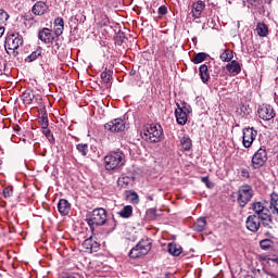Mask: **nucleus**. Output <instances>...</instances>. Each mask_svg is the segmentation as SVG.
Wrapping results in <instances>:
<instances>
[{
  "instance_id": "52",
  "label": "nucleus",
  "mask_w": 278,
  "mask_h": 278,
  "mask_svg": "<svg viewBox=\"0 0 278 278\" xmlns=\"http://www.w3.org/2000/svg\"><path fill=\"white\" fill-rule=\"evenodd\" d=\"M140 278H151V275L143 271Z\"/></svg>"
},
{
  "instance_id": "13",
  "label": "nucleus",
  "mask_w": 278,
  "mask_h": 278,
  "mask_svg": "<svg viewBox=\"0 0 278 278\" xmlns=\"http://www.w3.org/2000/svg\"><path fill=\"white\" fill-rule=\"evenodd\" d=\"M205 10V2L198 0L197 2L192 3L191 14L193 18H201V14Z\"/></svg>"
},
{
  "instance_id": "58",
  "label": "nucleus",
  "mask_w": 278,
  "mask_h": 278,
  "mask_svg": "<svg viewBox=\"0 0 278 278\" xmlns=\"http://www.w3.org/2000/svg\"><path fill=\"white\" fill-rule=\"evenodd\" d=\"M130 75H136V72L131 71V72H130Z\"/></svg>"
},
{
  "instance_id": "26",
  "label": "nucleus",
  "mask_w": 278,
  "mask_h": 278,
  "mask_svg": "<svg viewBox=\"0 0 278 278\" xmlns=\"http://www.w3.org/2000/svg\"><path fill=\"white\" fill-rule=\"evenodd\" d=\"M36 98V96L34 94V91L31 90H26L23 94H22V100L24 101V103L26 105H31V103H34V99Z\"/></svg>"
},
{
  "instance_id": "28",
  "label": "nucleus",
  "mask_w": 278,
  "mask_h": 278,
  "mask_svg": "<svg viewBox=\"0 0 278 278\" xmlns=\"http://www.w3.org/2000/svg\"><path fill=\"white\" fill-rule=\"evenodd\" d=\"M206 225H207V220H205V217H200L194 223L193 229L194 231L201 232V231H204Z\"/></svg>"
},
{
  "instance_id": "15",
  "label": "nucleus",
  "mask_w": 278,
  "mask_h": 278,
  "mask_svg": "<svg viewBox=\"0 0 278 278\" xmlns=\"http://www.w3.org/2000/svg\"><path fill=\"white\" fill-rule=\"evenodd\" d=\"M48 10L49 5L42 1H38L33 5L31 12L35 16H42L43 14H47Z\"/></svg>"
},
{
  "instance_id": "36",
  "label": "nucleus",
  "mask_w": 278,
  "mask_h": 278,
  "mask_svg": "<svg viewBox=\"0 0 278 278\" xmlns=\"http://www.w3.org/2000/svg\"><path fill=\"white\" fill-rule=\"evenodd\" d=\"M76 149H77L78 153H80V155H83L84 157H86V155H88V143H78L76 146Z\"/></svg>"
},
{
  "instance_id": "32",
  "label": "nucleus",
  "mask_w": 278,
  "mask_h": 278,
  "mask_svg": "<svg viewBox=\"0 0 278 278\" xmlns=\"http://www.w3.org/2000/svg\"><path fill=\"white\" fill-rule=\"evenodd\" d=\"M112 75H114V72L111 70H108V67L101 73L100 77L104 84H110L112 81Z\"/></svg>"
},
{
  "instance_id": "44",
  "label": "nucleus",
  "mask_w": 278,
  "mask_h": 278,
  "mask_svg": "<svg viewBox=\"0 0 278 278\" xmlns=\"http://www.w3.org/2000/svg\"><path fill=\"white\" fill-rule=\"evenodd\" d=\"M147 214H148V216H150L151 218H156V217H157V210H155V208H149V210L147 211Z\"/></svg>"
},
{
  "instance_id": "50",
  "label": "nucleus",
  "mask_w": 278,
  "mask_h": 278,
  "mask_svg": "<svg viewBox=\"0 0 278 278\" xmlns=\"http://www.w3.org/2000/svg\"><path fill=\"white\" fill-rule=\"evenodd\" d=\"M207 25H208V27H211L212 29H214V26H215V24H214V18L208 20V21H207Z\"/></svg>"
},
{
  "instance_id": "57",
  "label": "nucleus",
  "mask_w": 278,
  "mask_h": 278,
  "mask_svg": "<svg viewBox=\"0 0 278 278\" xmlns=\"http://www.w3.org/2000/svg\"><path fill=\"white\" fill-rule=\"evenodd\" d=\"M0 12H1L2 14H4L5 16H8V13H5L3 10H0Z\"/></svg>"
},
{
  "instance_id": "42",
  "label": "nucleus",
  "mask_w": 278,
  "mask_h": 278,
  "mask_svg": "<svg viewBox=\"0 0 278 278\" xmlns=\"http://www.w3.org/2000/svg\"><path fill=\"white\" fill-rule=\"evenodd\" d=\"M202 184H205L206 188H214V185L210 181V177H201Z\"/></svg>"
},
{
  "instance_id": "2",
  "label": "nucleus",
  "mask_w": 278,
  "mask_h": 278,
  "mask_svg": "<svg viewBox=\"0 0 278 278\" xmlns=\"http://www.w3.org/2000/svg\"><path fill=\"white\" fill-rule=\"evenodd\" d=\"M86 223L91 231H94V227H102V225L108 223V211L103 207L93 208L86 218Z\"/></svg>"
},
{
  "instance_id": "17",
  "label": "nucleus",
  "mask_w": 278,
  "mask_h": 278,
  "mask_svg": "<svg viewBox=\"0 0 278 278\" xmlns=\"http://www.w3.org/2000/svg\"><path fill=\"white\" fill-rule=\"evenodd\" d=\"M175 116H176V121L178 125H186V123H188V114H186V110L181 109V106H179L176 109L175 111Z\"/></svg>"
},
{
  "instance_id": "9",
  "label": "nucleus",
  "mask_w": 278,
  "mask_h": 278,
  "mask_svg": "<svg viewBox=\"0 0 278 278\" xmlns=\"http://www.w3.org/2000/svg\"><path fill=\"white\" fill-rule=\"evenodd\" d=\"M104 129L106 131H110L111 134H118L121 131H125V121L123 118H115L113 121H110L104 125Z\"/></svg>"
},
{
  "instance_id": "51",
  "label": "nucleus",
  "mask_w": 278,
  "mask_h": 278,
  "mask_svg": "<svg viewBox=\"0 0 278 278\" xmlns=\"http://www.w3.org/2000/svg\"><path fill=\"white\" fill-rule=\"evenodd\" d=\"M181 110H185L186 114H190L192 112V109L188 106H180Z\"/></svg>"
},
{
  "instance_id": "40",
  "label": "nucleus",
  "mask_w": 278,
  "mask_h": 278,
  "mask_svg": "<svg viewBox=\"0 0 278 278\" xmlns=\"http://www.w3.org/2000/svg\"><path fill=\"white\" fill-rule=\"evenodd\" d=\"M12 194H14V188L5 187L3 189V197H4V199H10V197H12Z\"/></svg>"
},
{
  "instance_id": "55",
  "label": "nucleus",
  "mask_w": 278,
  "mask_h": 278,
  "mask_svg": "<svg viewBox=\"0 0 278 278\" xmlns=\"http://www.w3.org/2000/svg\"><path fill=\"white\" fill-rule=\"evenodd\" d=\"M96 250H92V252H97V249H99V243L93 244Z\"/></svg>"
},
{
  "instance_id": "37",
  "label": "nucleus",
  "mask_w": 278,
  "mask_h": 278,
  "mask_svg": "<svg viewBox=\"0 0 278 278\" xmlns=\"http://www.w3.org/2000/svg\"><path fill=\"white\" fill-rule=\"evenodd\" d=\"M42 134L43 136H46V138H48L49 142H51V144H53V142H55V138L53 137V134H51V130L49 129V127L42 128Z\"/></svg>"
},
{
  "instance_id": "3",
  "label": "nucleus",
  "mask_w": 278,
  "mask_h": 278,
  "mask_svg": "<svg viewBox=\"0 0 278 278\" xmlns=\"http://www.w3.org/2000/svg\"><path fill=\"white\" fill-rule=\"evenodd\" d=\"M105 170H118L122 166H125V153L123 151H115L104 156Z\"/></svg>"
},
{
  "instance_id": "38",
  "label": "nucleus",
  "mask_w": 278,
  "mask_h": 278,
  "mask_svg": "<svg viewBox=\"0 0 278 278\" xmlns=\"http://www.w3.org/2000/svg\"><path fill=\"white\" fill-rule=\"evenodd\" d=\"M101 21H99L100 27H108L110 25V17L105 13H101L100 15Z\"/></svg>"
},
{
  "instance_id": "43",
  "label": "nucleus",
  "mask_w": 278,
  "mask_h": 278,
  "mask_svg": "<svg viewBox=\"0 0 278 278\" xmlns=\"http://www.w3.org/2000/svg\"><path fill=\"white\" fill-rule=\"evenodd\" d=\"M132 203H140V198L136 191H129Z\"/></svg>"
},
{
  "instance_id": "5",
  "label": "nucleus",
  "mask_w": 278,
  "mask_h": 278,
  "mask_svg": "<svg viewBox=\"0 0 278 278\" xmlns=\"http://www.w3.org/2000/svg\"><path fill=\"white\" fill-rule=\"evenodd\" d=\"M151 239H141L128 253L131 260H138L139 257H144L151 251Z\"/></svg>"
},
{
  "instance_id": "10",
  "label": "nucleus",
  "mask_w": 278,
  "mask_h": 278,
  "mask_svg": "<svg viewBox=\"0 0 278 278\" xmlns=\"http://www.w3.org/2000/svg\"><path fill=\"white\" fill-rule=\"evenodd\" d=\"M245 227L252 233H257L260 231V227H262L261 218L257 215H250L247 217Z\"/></svg>"
},
{
  "instance_id": "49",
  "label": "nucleus",
  "mask_w": 278,
  "mask_h": 278,
  "mask_svg": "<svg viewBox=\"0 0 278 278\" xmlns=\"http://www.w3.org/2000/svg\"><path fill=\"white\" fill-rule=\"evenodd\" d=\"M116 225H117L116 218L113 217V226H112L111 229L108 231V233H112V231H114V229H116Z\"/></svg>"
},
{
  "instance_id": "27",
  "label": "nucleus",
  "mask_w": 278,
  "mask_h": 278,
  "mask_svg": "<svg viewBox=\"0 0 278 278\" xmlns=\"http://www.w3.org/2000/svg\"><path fill=\"white\" fill-rule=\"evenodd\" d=\"M117 214L121 216V218H131V215L134 214V207L131 205H126Z\"/></svg>"
},
{
  "instance_id": "34",
  "label": "nucleus",
  "mask_w": 278,
  "mask_h": 278,
  "mask_svg": "<svg viewBox=\"0 0 278 278\" xmlns=\"http://www.w3.org/2000/svg\"><path fill=\"white\" fill-rule=\"evenodd\" d=\"M94 244L97 245V241L92 240V237H90L84 241L83 247L86 251H90V253H92V251H96Z\"/></svg>"
},
{
  "instance_id": "53",
  "label": "nucleus",
  "mask_w": 278,
  "mask_h": 278,
  "mask_svg": "<svg viewBox=\"0 0 278 278\" xmlns=\"http://www.w3.org/2000/svg\"><path fill=\"white\" fill-rule=\"evenodd\" d=\"M5 34V28L0 26V38Z\"/></svg>"
},
{
  "instance_id": "45",
  "label": "nucleus",
  "mask_w": 278,
  "mask_h": 278,
  "mask_svg": "<svg viewBox=\"0 0 278 278\" xmlns=\"http://www.w3.org/2000/svg\"><path fill=\"white\" fill-rule=\"evenodd\" d=\"M157 12L161 16H164L168 13V8H166V5H161Z\"/></svg>"
},
{
  "instance_id": "46",
  "label": "nucleus",
  "mask_w": 278,
  "mask_h": 278,
  "mask_svg": "<svg viewBox=\"0 0 278 278\" xmlns=\"http://www.w3.org/2000/svg\"><path fill=\"white\" fill-rule=\"evenodd\" d=\"M241 177H243L244 179H249L251 177V173H249V169L241 168Z\"/></svg>"
},
{
  "instance_id": "19",
  "label": "nucleus",
  "mask_w": 278,
  "mask_h": 278,
  "mask_svg": "<svg viewBox=\"0 0 278 278\" xmlns=\"http://www.w3.org/2000/svg\"><path fill=\"white\" fill-rule=\"evenodd\" d=\"M167 252L169 253V255H173L174 257H179V255L184 253V250L181 249V245L175 242H170L167 244Z\"/></svg>"
},
{
  "instance_id": "14",
  "label": "nucleus",
  "mask_w": 278,
  "mask_h": 278,
  "mask_svg": "<svg viewBox=\"0 0 278 278\" xmlns=\"http://www.w3.org/2000/svg\"><path fill=\"white\" fill-rule=\"evenodd\" d=\"M252 210L254 212V215L258 218H261L262 216H266V214L270 212V210H268V207H266L262 202H254L252 204Z\"/></svg>"
},
{
  "instance_id": "18",
  "label": "nucleus",
  "mask_w": 278,
  "mask_h": 278,
  "mask_svg": "<svg viewBox=\"0 0 278 278\" xmlns=\"http://www.w3.org/2000/svg\"><path fill=\"white\" fill-rule=\"evenodd\" d=\"M58 211L61 216H68L71 212V203L66 199H61L58 203Z\"/></svg>"
},
{
  "instance_id": "47",
  "label": "nucleus",
  "mask_w": 278,
  "mask_h": 278,
  "mask_svg": "<svg viewBox=\"0 0 278 278\" xmlns=\"http://www.w3.org/2000/svg\"><path fill=\"white\" fill-rule=\"evenodd\" d=\"M262 278H277L275 274L268 273V271H263L261 275Z\"/></svg>"
},
{
  "instance_id": "29",
  "label": "nucleus",
  "mask_w": 278,
  "mask_h": 278,
  "mask_svg": "<svg viewBox=\"0 0 278 278\" xmlns=\"http://www.w3.org/2000/svg\"><path fill=\"white\" fill-rule=\"evenodd\" d=\"M256 31L261 38H266L268 36V26L264 23H258L256 25Z\"/></svg>"
},
{
  "instance_id": "21",
  "label": "nucleus",
  "mask_w": 278,
  "mask_h": 278,
  "mask_svg": "<svg viewBox=\"0 0 278 278\" xmlns=\"http://www.w3.org/2000/svg\"><path fill=\"white\" fill-rule=\"evenodd\" d=\"M64 34V18L56 17L54 20V36L60 37Z\"/></svg>"
},
{
  "instance_id": "16",
  "label": "nucleus",
  "mask_w": 278,
  "mask_h": 278,
  "mask_svg": "<svg viewBox=\"0 0 278 278\" xmlns=\"http://www.w3.org/2000/svg\"><path fill=\"white\" fill-rule=\"evenodd\" d=\"M226 71H228L230 75H240V73H242V64L236 60H232L226 65Z\"/></svg>"
},
{
  "instance_id": "33",
  "label": "nucleus",
  "mask_w": 278,
  "mask_h": 278,
  "mask_svg": "<svg viewBox=\"0 0 278 278\" xmlns=\"http://www.w3.org/2000/svg\"><path fill=\"white\" fill-rule=\"evenodd\" d=\"M222 62H232L233 61V52L229 49L224 50L219 55Z\"/></svg>"
},
{
  "instance_id": "25",
  "label": "nucleus",
  "mask_w": 278,
  "mask_h": 278,
  "mask_svg": "<svg viewBox=\"0 0 278 278\" xmlns=\"http://www.w3.org/2000/svg\"><path fill=\"white\" fill-rule=\"evenodd\" d=\"M134 184V178L129 176H122L117 180V185L121 186V188H129Z\"/></svg>"
},
{
  "instance_id": "8",
  "label": "nucleus",
  "mask_w": 278,
  "mask_h": 278,
  "mask_svg": "<svg viewBox=\"0 0 278 278\" xmlns=\"http://www.w3.org/2000/svg\"><path fill=\"white\" fill-rule=\"evenodd\" d=\"M18 47H23V35L18 33L8 35L5 38V49H9V51H16Z\"/></svg>"
},
{
  "instance_id": "41",
  "label": "nucleus",
  "mask_w": 278,
  "mask_h": 278,
  "mask_svg": "<svg viewBox=\"0 0 278 278\" xmlns=\"http://www.w3.org/2000/svg\"><path fill=\"white\" fill-rule=\"evenodd\" d=\"M264 236H265V240H271V242H278V238L277 236H275L273 232L270 231H265L264 232Z\"/></svg>"
},
{
  "instance_id": "11",
  "label": "nucleus",
  "mask_w": 278,
  "mask_h": 278,
  "mask_svg": "<svg viewBox=\"0 0 278 278\" xmlns=\"http://www.w3.org/2000/svg\"><path fill=\"white\" fill-rule=\"evenodd\" d=\"M257 114L262 121H271V118H275V109L268 104H265L258 108Z\"/></svg>"
},
{
  "instance_id": "20",
  "label": "nucleus",
  "mask_w": 278,
  "mask_h": 278,
  "mask_svg": "<svg viewBox=\"0 0 278 278\" xmlns=\"http://www.w3.org/2000/svg\"><path fill=\"white\" fill-rule=\"evenodd\" d=\"M261 223L265 229H274L275 227V222H273V216L270 214V211L266 213V215H262L261 217Z\"/></svg>"
},
{
  "instance_id": "22",
  "label": "nucleus",
  "mask_w": 278,
  "mask_h": 278,
  "mask_svg": "<svg viewBox=\"0 0 278 278\" xmlns=\"http://www.w3.org/2000/svg\"><path fill=\"white\" fill-rule=\"evenodd\" d=\"M199 72H200V79L202 80V83L207 84V81H210V68L207 67V65L206 64L200 65Z\"/></svg>"
},
{
  "instance_id": "24",
  "label": "nucleus",
  "mask_w": 278,
  "mask_h": 278,
  "mask_svg": "<svg viewBox=\"0 0 278 278\" xmlns=\"http://www.w3.org/2000/svg\"><path fill=\"white\" fill-rule=\"evenodd\" d=\"M41 117L39 118V125L41 129H47L49 127V115L47 114V109L40 110Z\"/></svg>"
},
{
  "instance_id": "23",
  "label": "nucleus",
  "mask_w": 278,
  "mask_h": 278,
  "mask_svg": "<svg viewBox=\"0 0 278 278\" xmlns=\"http://www.w3.org/2000/svg\"><path fill=\"white\" fill-rule=\"evenodd\" d=\"M275 244H277V242L269 239H263L260 241V248L262 251H273V249H275Z\"/></svg>"
},
{
  "instance_id": "12",
  "label": "nucleus",
  "mask_w": 278,
  "mask_h": 278,
  "mask_svg": "<svg viewBox=\"0 0 278 278\" xmlns=\"http://www.w3.org/2000/svg\"><path fill=\"white\" fill-rule=\"evenodd\" d=\"M38 38L41 42H45V45H51L53 40H55V33L49 28H42L38 33Z\"/></svg>"
},
{
  "instance_id": "1",
  "label": "nucleus",
  "mask_w": 278,
  "mask_h": 278,
  "mask_svg": "<svg viewBox=\"0 0 278 278\" xmlns=\"http://www.w3.org/2000/svg\"><path fill=\"white\" fill-rule=\"evenodd\" d=\"M255 195V191L251 185H242L239 187L237 192H232L231 199H236L239 207L244 208Z\"/></svg>"
},
{
  "instance_id": "6",
  "label": "nucleus",
  "mask_w": 278,
  "mask_h": 278,
  "mask_svg": "<svg viewBox=\"0 0 278 278\" xmlns=\"http://www.w3.org/2000/svg\"><path fill=\"white\" fill-rule=\"evenodd\" d=\"M268 162V151L266 150L265 146H262L257 152L252 155L251 166L254 170L266 166Z\"/></svg>"
},
{
  "instance_id": "4",
  "label": "nucleus",
  "mask_w": 278,
  "mask_h": 278,
  "mask_svg": "<svg viewBox=\"0 0 278 278\" xmlns=\"http://www.w3.org/2000/svg\"><path fill=\"white\" fill-rule=\"evenodd\" d=\"M163 135L164 129L157 124H147L141 131V138L146 140V142H160Z\"/></svg>"
},
{
  "instance_id": "31",
  "label": "nucleus",
  "mask_w": 278,
  "mask_h": 278,
  "mask_svg": "<svg viewBox=\"0 0 278 278\" xmlns=\"http://www.w3.org/2000/svg\"><path fill=\"white\" fill-rule=\"evenodd\" d=\"M40 55H42V48H37L34 52L25 58V62H36V60L39 59Z\"/></svg>"
},
{
  "instance_id": "56",
  "label": "nucleus",
  "mask_w": 278,
  "mask_h": 278,
  "mask_svg": "<svg viewBox=\"0 0 278 278\" xmlns=\"http://www.w3.org/2000/svg\"><path fill=\"white\" fill-rule=\"evenodd\" d=\"M14 130L18 134V131H21V127L16 126Z\"/></svg>"
},
{
  "instance_id": "7",
  "label": "nucleus",
  "mask_w": 278,
  "mask_h": 278,
  "mask_svg": "<svg viewBox=\"0 0 278 278\" xmlns=\"http://www.w3.org/2000/svg\"><path fill=\"white\" fill-rule=\"evenodd\" d=\"M255 138H257V130L255 128L244 127L242 129V147L244 149H251L253 142H255Z\"/></svg>"
},
{
  "instance_id": "39",
  "label": "nucleus",
  "mask_w": 278,
  "mask_h": 278,
  "mask_svg": "<svg viewBox=\"0 0 278 278\" xmlns=\"http://www.w3.org/2000/svg\"><path fill=\"white\" fill-rule=\"evenodd\" d=\"M125 33L118 31L115 36V42L121 47L125 42Z\"/></svg>"
},
{
  "instance_id": "54",
  "label": "nucleus",
  "mask_w": 278,
  "mask_h": 278,
  "mask_svg": "<svg viewBox=\"0 0 278 278\" xmlns=\"http://www.w3.org/2000/svg\"><path fill=\"white\" fill-rule=\"evenodd\" d=\"M270 262H274L275 264H278V256L274 257V258H270Z\"/></svg>"
},
{
  "instance_id": "48",
  "label": "nucleus",
  "mask_w": 278,
  "mask_h": 278,
  "mask_svg": "<svg viewBox=\"0 0 278 278\" xmlns=\"http://www.w3.org/2000/svg\"><path fill=\"white\" fill-rule=\"evenodd\" d=\"M163 55L165 58H170V55H173V52H170V49H168L167 47L166 48H163Z\"/></svg>"
},
{
  "instance_id": "30",
  "label": "nucleus",
  "mask_w": 278,
  "mask_h": 278,
  "mask_svg": "<svg viewBox=\"0 0 278 278\" xmlns=\"http://www.w3.org/2000/svg\"><path fill=\"white\" fill-rule=\"evenodd\" d=\"M180 144L184 151H190V149H192V139H190V136L186 135L180 139Z\"/></svg>"
},
{
  "instance_id": "35",
  "label": "nucleus",
  "mask_w": 278,
  "mask_h": 278,
  "mask_svg": "<svg viewBox=\"0 0 278 278\" xmlns=\"http://www.w3.org/2000/svg\"><path fill=\"white\" fill-rule=\"evenodd\" d=\"M205 60H207V53L205 52L195 53L192 58L193 64H201V62H205Z\"/></svg>"
}]
</instances>
